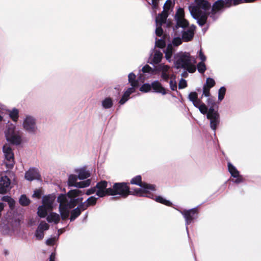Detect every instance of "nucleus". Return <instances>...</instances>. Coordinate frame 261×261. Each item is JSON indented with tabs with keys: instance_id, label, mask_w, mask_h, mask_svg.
Masks as SVG:
<instances>
[{
	"instance_id": "cd10ccee",
	"label": "nucleus",
	"mask_w": 261,
	"mask_h": 261,
	"mask_svg": "<svg viewBox=\"0 0 261 261\" xmlns=\"http://www.w3.org/2000/svg\"><path fill=\"white\" fill-rule=\"evenodd\" d=\"M75 172L78 175L79 179H84L90 176V173L84 168L76 169Z\"/></svg>"
},
{
	"instance_id": "393cba45",
	"label": "nucleus",
	"mask_w": 261,
	"mask_h": 261,
	"mask_svg": "<svg viewBox=\"0 0 261 261\" xmlns=\"http://www.w3.org/2000/svg\"><path fill=\"white\" fill-rule=\"evenodd\" d=\"M151 87L154 92L160 93L163 95L166 94L165 89L162 86L161 84L158 81H154L151 84Z\"/></svg>"
},
{
	"instance_id": "bf43d9fd",
	"label": "nucleus",
	"mask_w": 261,
	"mask_h": 261,
	"mask_svg": "<svg viewBox=\"0 0 261 261\" xmlns=\"http://www.w3.org/2000/svg\"><path fill=\"white\" fill-rule=\"evenodd\" d=\"M211 101V98H208L207 99V102L208 103H210Z\"/></svg>"
},
{
	"instance_id": "37998d69",
	"label": "nucleus",
	"mask_w": 261,
	"mask_h": 261,
	"mask_svg": "<svg viewBox=\"0 0 261 261\" xmlns=\"http://www.w3.org/2000/svg\"><path fill=\"white\" fill-rule=\"evenodd\" d=\"M43 230L37 228V229L35 233V237L38 240H41L44 237V233Z\"/></svg>"
},
{
	"instance_id": "8fccbe9b",
	"label": "nucleus",
	"mask_w": 261,
	"mask_h": 261,
	"mask_svg": "<svg viewBox=\"0 0 261 261\" xmlns=\"http://www.w3.org/2000/svg\"><path fill=\"white\" fill-rule=\"evenodd\" d=\"M142 71L143 72H149L153 73L154 70L148 65H145L142 68Z\"/></svg>"
},
{
	"instance_id": "6ab92c4d",
	"label": "nucleus",
	"mask_w": 261,
	"mask_h": 261,
	"mask_svg": "<svg viewBox=\"0 0 261 261\" xmlns=\"http://www.w3.org/2000/svg\"><path fill=\"white\" fill-rule=\"evenodd\" d=\"M229 0H219L217 1L213 6L211 10L213 14H215L219 10L222 9L224 6L229 7L230 5H228Z\"/></svg>"
},
{
	"instance_id": "6e6d98bb",
	"label": "nucleus",
	"mask_w": 261,
	"mask_h": 261,
	"mask_svg": "<svg viewBox=\"0 0 261 261\" xmlns=\"http://www.w3.org/2000/svg\"><path fill=\"white\" fill-rule=\"evenodd\" d=\"M199 57L200 59L201 60V62H204L206 60V57L202 53L201 49H200V51H199Z\"/></svg>"
},
{
	"instance_id": "58836bf2",
	"label": "nucleus",
	"mask_w": 261,
	"mask_h": 261,
	"mask_svg": "<svg viewBox=\"0 0 261 261\" xmlns=\"http://www.w3.org/2000/svg\"><path fill=\"white\" fill-rule=\"evenodd\" d=\"M2 199L3 201L8 202L10 207H12L14 205V200L8 196H3Z\"/></svg>"
},
{
	"instance_id": "9b49d317",
	"label": "nucleus",
	"mask_w": 261,
	"mask_h": 261,
	"mask_svg": "<svg viewBox=\"0 0 261 261\" xmlns=\"http://www.w3.org/2000/svg\"><path fill=\"white\" fill-rule=\"evenodd\" d=\"M189 99L192 102L193 105L197 108L203 114H206L207 112V106L201 100L198 98V94L195 92H191L188 96Z\"/></svg>"
},
{
	"instance_id": "7ed1b4c3",
	"label": "nucleus",
	"mask_w": 261,
	"mask_h": 261,
	"mask_svg": "<svg viewBox=\"0 0 261 261\" xmlns=\"http://www.w3.org/2000/svg\"><path fill=\"white\" fill-rule=\"evenodd\" d=\"M174 66L177 69L184 68L190 73L196 70V60L192 58L189 53H180L174 56Z\"/></svg>"
},
{
	"instance_id": "2eb2a0df",
	"label": "nucleus",
	"mask_w": 261,
	"mask_h": 261,
	"mask_svg": "<svg viewBox=\"0 0 261 261\" xmlns=\"http://www.w3.org/2000/svg\"><path fill=\"white\" fill-rule=\"evenodd\" d=\"M185 13L182 8H179L176 13L175 18L177 25L182 28H186L189 25V23L185 18Z\"/></svg>"
},
{
	"instance_id": "de8ad7c7",
	"label": "nucleus",
	"mask_w": 261,
	"mask_h": 261,
	"mask_svg": "<svg viewBox=\"0 0 261 261\" xmlns=\"http://www.w3.org/2000/svg\"><path fill=\"white\" fill-rule=\"evenodd\" d=\"M155 46L160 48H163L165 46V42L163 40H158L155 42Z\"/></svg>"
},
{
	"instance_id": "f704fd0d",
	"label": "nucleus",
	"mask_w": 261,
	"mask_h": 261,
	"mask_svg": "<svg viewBox=\"0 0 261 261\" xmlns=\"http://www.w3.org/2000/svg\"><path fill=\"white\" fill-rule=\"evenodd\" d=\"M148 4L150 5L154 12H156V10L158 8V4L159 0H146Z\"/></svg>"
},
{
	"instance_id": "5701e85b",
	"label": "nucleus",
	"mask_w": 261,
	"mask_h": 261,
	"mask_svg": "<svg viewBox=\"0 0 261 261\" xmlns=\"http://www.w3.org/2000/svg\"><path fill=\"white\" fill-rule=\"evenodd\" d=\"M39 177V173L38 170L35 169H29L25 174V178L28 180H33L35 179L38 178Z\"/></svg>"
},
{
	"instance_id": "7c9ffc66",
	"label": "nucleus",
	"mask_w": 261,
	"mask_h": 261,
	"mask_svg": "<svg viewBox=\"0 0 261 261\" xmlns=\"http://www.w3.org/2000/svg\"><path fill=\"white\" fill-rule=\"evenodd\" d=\"M151 198L154 199V200H155L156 202L162 203L166 205L170 206L171 205V202L170 201L165 199L161 196H155V198L151 197Z\"/></svg>"
},
{
	"instance_id": "09e8293b",
	"label": "nucleus",
	"mask_w": 261,
	"mask_h": 261,
	"mask_svg": "<svg viewBox=\"0 0 261 261\" xmlns=\"http://www.w3.org/2000/svg\"><path fill=\"white\" fill-rule=\"evenodd\" d=\"M7 111L6 108L2 105H0V121H3L4 117V114Z\"/></svg>"
},
{
	"instance_id": "f3484780",
	"label": "nucleus",
	"mask_w": 261,
	"mask_h": 261,
	"mask_svg": "<svg viewBox=\"0 0 261 261\" xmlns=\"http://www.w3.org/2000/svg\"><path fill=\"white\" fill-rule=\"evenodd\" d=\"M107 187V182L106 181H102L98 182L95 187L96 195L100 197L109 195L108 190L111 188H106Z\"/></svg>"
},
{
	"instance_id": "864d4df0",
	"label": "nucleus",
	"mask_w": 261,
	"mask_h": 261,
	"mask_svg": "<svg viewBox=\"0 0 261 261\" xmlns=\"http://www.w3.org/2000/svg\"><path fill=\"white\" fill-rule=\"evenodd\" d=\"M243 3V0H229L228 5H230V6L232 3L233 5H237Z\"/></svg>"
},
{
	"instance_id": "ea45409f",
	"label": "nucleus",
	"mask_w": 261,
	"mask_h": 261,
	"mask_svg": "<svg viewBox=\"0 0 261 261\" xmlns=\"http://www.w3.org/2000/svg\"><path fill=\"white\" fill-rule=\"evenodd\" d=\"M151 85L148 84H143L140 88V90L143 92H148L150 91Z\"/></svg>"
},
{
	"instance_id": "79ce46f5",
	"label": "nucleus",
	"mask_w": 261,
	"mask_h": 261,
	"mask_svg": "<svg viewBox=\"0 0 261 261\" xmlns=\"http://www.w3.org/2000/svg\"><path fill=\"white\" fill-rule=\"evenodd\" d=\"M163 22H158L157 23V22L156 21V30H155V33H156V35L159 36H161L162 34H163V30L161 28V25L163 23Z\"/></svg>"
},
{
	"instance_id": "2f4dec72",
	"label": "nucleus",
	"mask_w": 261,
	"mask_h": 261,
	"mask_svg": "<svg viewBox=\"0 0 261 261\" xmlns=\"http://www.w3.org/2000/svg\"><path fill=\"white\" fill-rule=\"evenodd\" d=\"M102 106L105 109H110L113 106V101L111 98L108 97L101 102Z\"/></svg>"
},
{
	"instance_id": "13d9d810",
	"label": "nucleus",
	"mask_w": 261,
	"mask_h": 261,
	"mask_svg": "<svg viewBox=\"0 0 261 261\" xmlns=\"http://www.w3.org/2000/svg\"><path fill=\"white\" fill-rule=\"evenodd\" d=\"M56 256V255L55 252L52 253L49 256L48 261H55Z\"/></svg>"
},
{
	"instance_id": "0eeeda50",
	"label": "nucleus",
	"mask_w": 261,
	"mask_h": 261,
	"mask_svg": "<svg viewBox=\"0 0 261 261\" xmlns=\"http://www.w3.org/2000/svg\"><path fill=\"white\" fill-rule=\"evenodd\" d=\"M22 127L24 131L30 135H35L38 132L36 119L31 115H26L24 117L22 122Z\"/></svg>"
},
{
	"instance_id": "dca6fc26",
	"label": "nucleus",
	"mask_w": 261,
	"mask_h": 261,
	"mask_svg": "<svg viewBox=\"0 0 261 261\" xmlns=\"http://www.w3.org/2000/svg\"><path fill=\"white\" fill-rule=\"evenodd\" d=\"M173 4L171 0H167L164 5V10L162 13L158 15L155 19L158 22H164L168 16V11L172 7Z\"/></svg>"
},
{
	"instance_id": "f03ea898",
	"label": "nucleus",
	"mask_w": 261,
	"mask_h": 261,
	"mask_svg": "<svg viewBox=\"0 0 261 261\" xmlns=\"http://www.w3.org/2000/svg\"><path fill=\"white\" fill-rule=\"evenodd\" d=\"M195 2L196 6H190L189 10L193 17L197 19L198 24L202 26L206 22L211 5L207 0H195Z\"/></svg>"
},
{
	"instance_id": "5fc2aeb1",
	"label": "nucleus",
	"mask_w": 261,
	"mask_h": 261,
	"mask_svg": "<svg viewBox=\"0 0 261 261\" xmlns=\"http://www.w3.org/2000/svg\"><path fill=\"white\" fill-rule=\"evenodd\" d=\"M56 241V238H49L46 241V244L47 245H53Z\"/></svg>"
},
{
	"instance_id": "c756f323",
	"label": "nucleus",
	"mask_w": 261,
	"mask_h": 261,
	"mask_svg": "<svg viewBox=\"0 0 261 261\" xmlns=\"http://www.w3.org/2000/svg\"><path fill=\"white\" fill-rule=\"evenodd\" d=\"M83 206L82 205H79L78 207H77L76 208L74 209L71 212V215L70 217L71 221L74 220L76 217H77L81 213V210H83Z\"/></svg>"
},
{
	"instance_id": "a878e982",
	"label": "nucleus",
	"mask_w": 261,
	"mask_h": 261,
	"mask_svg": "<svg viewBox=\"0 0 261 261\" xmlns=\"http://www.w3.org/2000/svg\"><path fill=\"white\" fill-rule=\"evenodd\" d=\"M46 217L47 221L49 223L54 222L57 224L59 223L60 220V215L57 213L54 212L50 213L49 215H47Z\"/></svg>"
},
{
	"instance_id": "473e14b6",
	"label": "nucleus",
	"mask_w": 261,
	"mask_h": 261,
	"mask_svg": "<svg viewBox=\"0 0 261 261\" xmlns=\"http://www.w3.org/2000/svg\"><path fill=\"white\" fill-rule=\"evenodd\" d=\"M163 58V54L159 51H155L153 58V62L155 64L160 62Z\"/></svg>"
},
{
	"instance_id": "4c0bfd02",
	"label": "nucleus",
	"mask_w": 261,
	"mask_h": 261,
	"mask_svg": "<svg viewBox=\"0 0 261 261\" xmlns=\"http://www.w3.org/2000/svg\"><path fill=\"white\" fill-rule=\"evenodd\" d=\"M215 85V81L214 79L208 77L206 80L205 84L203 85L204 86L211 89Z\"/></svg>"
},
{
	"instance_id": "4468645a",
	"label": "nucleus",
	"mask_w": 261,
	"mask_h": 261,
	"mask_svg": "<svg viewBox=\"0 0 261 261\" xmlns=\"http://www.w3.org/2000/svg\"><path fill=\"white\" fill-rule=\"evenodd\" d=\"M78 177L76 175H70L68 177V183L69 186H74L79 188H83L88 187L90 185V180L89 179L77 182Z\"/></svg>"
},
{
	"instance_id": "6e6552de",
	"label": "nucleus",
	"mask_w": 261,
	"mask_h": 261,
	"mask_svg": "<svg viewBox=\"0 0 261 261\" xmlns=\"http://www.w3.org/2000/svg\"><path fill=\"white\" fill-rule=\"evenodd\" d=\"M109 195H119L122 197H126L129 194H132V191H129L127 185L124 182L115 183L113 188L108 190Z\"/></svg>"
},
{
	"instance_id": "bb28decb",
	"label": "nucleus",
	"mask_w": 261,
	"mask_h": 261,
	"mask_svg": "<svg viewBox=\"0 0 261 261\" xmlns=\"http://www.w3.org/2000/svg\"><path fill=\"white\" fill-rule=\"evenodd\" d=\"M8 112L10 118L13 120V121L17 122L19 118V110L16 108H13L12 110H8Z\"/></svg>"
},
{
	"instance_id": "1a4fd4ad",
	"label": "nucleus",
	"mask_w": 261,
	"mask_h": 261,
	"mask_svg": "<svg viewBox=\"0 0 261 261\" xmlns=\"http://www.w3.org/2000/svg\"><path fill=\"white\" fill-rule=\"evenodd\" d=\"M13 174V173L8 169L0 173V194H6L11 189V181L8 176Z\"/></svg>"
},
{
	"instance_id": "a211bd4d",
	"label": "nucleus",
	"mask_w": 261,
	"mask_h": 261,
	"mask_svg": "<svg viewBox=\"0 0 261 261\" xmlns=\"http://www.w3.org/2000/svg\"><path fill=\"white\" fill-rule=\"evenodd\" d=\"M180 212L184 216L186 224L191 223L192 221L197 217V212L196 208H192L190 210H184Z\"/></svg>"
},
{
	"instance_id": "72a5a7b5",
	"label": "nucleus",
	"mask_w": 261,
	"mask_h": 261,
	"mask_svg": "<svg viewBox=\"0 0 261 261\" xmlns=\"http://www.w3.org/2000/svg\"><path fill=\"white\" fill-rule=\"evenodd\" d=\"M136 75L133 73H130L128 75V81L130 83L131 86L138 87V83L137 81L135 80Z\"/></svg>"
},
{
	"instance_id": "a19ab883",
	"label": "nucleus",
	"mask_w": 261,
	"mask_h": 261,
	"mask_svg": "<svg viewBox=\"0 0 261 261\" xmlns=\"http://www.w3.org/2000/svg\"><path fill=\"white\" fill-rule=\"evenodd\" d=\"M197 69L199 72L204 73L206 70V66L203 62H200L198 64Z\"/></svg>"
},
{
	"instance_id": "412c9836",
	"label": "nucleus",
	"mask_w": 261,
	"mask_h": 261,
	"mask_svg": "<svg viewBox=\"0 0 261 261\" xmlns=\"http://www.w3.org/2000/svg\"><path fill=\"white\" fill-rule=\"evenodd\" d=\"M195 27L191 25L188 27L187 30L184 31L182 33V39L186 42L190 41L193 37Z\"/></svg>"
},
{
	"instance_id": "603ef678",
	"label": "nucleus",
	"mask_w": 261,
	"mask_h": 261,
	"mask_svg": "<svg viewBox=\"0 0 261 261\" xmlns=\"http://www.w3.org/2000/svg\"><path fill=\"white\" fill-rule=\"evenodd\" d=\"M187 82L184 79H181L179 82L178 87L179 89H183L187 87Z\"/></svg>"
},
{
	"instance_id": "a18cd8bd",
	"label": "nucleus",
	"mask_w": 261,
	"mask_h": 261,
	"mask_svg": "<svg viewBox=\"0 0 261 261\" xmlns=\"http://www.w3.org/2000/svg\"><path fill=\"white\" fill-rule=\"evenodd\" d=\"M38 228L41 229L43 231L47 230L49 228V225L44 221H42L40 222Z\"/></svg>"
},
{
	"instance_id": "39448f33",
	"label": "nucleus",
	"mask_w": 261,
	"mask_h": 261,
	"mask_svg": "<svg viewBox=\"0 0 261 261\" xmlns=\"http://www.w3.org/2000/svg\"><path fill=\"white\" fill-rule=\"evenodd\" d=\"M56 196L55 194H49L43 196L42 204L38 207L37 214L41 218L47 216L48 212L51 211L56 206L55 200Z\"/></svg>"
},
{
	"instance_id": "49530a36",
	"label": "nucleus",
	"mask_w": 261,
	"mask_h": 261,
	"mask_svg": "<svg viewBox=\"0 0 261 261\" xmlns=\"http://www.w3.org/2000/svg\"><path fill=\"white\" fill-rule=\"evenodd\" d=\"M42 195V191L40 189L36 190L34 191L32 195L33 198H40Z\"/></svg>"
},
{
	"instance_id": "9d476101",
	"label": "nucleus",
	"mask_w": 261,
	"mask_h": 261,
	"mask_svg": "<svg viewBox=\"0 0 261 261\" xmlns=\"http://www.w3.org/2000/svg\"><path fill=\"white\" fill-rule=\"evenodd\" d=\"M3 152L6 160L4 164L6 168L8 170L12 169L15 164L14 155L9 144L6 143L3 146Z\"/></svg>"
},
{
	"instance_id": "f257e3e1",
	"label": "nucleus",
	"mask_w": 261,
	"mask_h": 261,
	"mask_svg": "<svg viewBox=\"0 0 261 261\" xmlns=\"http://www.w3.org/2000/svg\"><path fill=\"white\" fill-rule=\"evenodd\" d=\"M82 191L79 190L69 191L67 195L61 194L58 197L59 203V212L63 220L69 215L70 210L83 200Z\"/></svg>"
},
{
	"instance_id": "c9c22d12",
	"label": "nucleus",
	"mask_w": 261,
	"mask_h": 261,
	"mask_svg": "<svg viewBox=\"0 0 261 261\" xmlns=\"http://www.w3.org/2000/svg\"><path fill=\"white\" fill-rule=\"evenodd\" d=\"M19 203L23 206L28 205L30 203V200L25 195H22L19 199Z\"/></svg>"
},
{
	"instance_id": "4be33fe9",
	"label": "nucleus",
	"mask_w": 261,
	"mask_h": 261,
	"mask_svg": "<svg viewBox=\"0 0 261 261\" xmlns=\"http://www.w3.org/2000/svg\"><path fill=\"white\" fill-rule=\"evenodd\" d=\"M170 68V66L164 64H161L158 67V70L162 72V78L166 81H167L169 77Z\"/></svg>"
},
{
	"instance_id": "aec40b11",
	"label": "nucleus",
	"mask_w": 261,
	"mask_h": 261,
	"mask_svg": "<svg viewBox=\"0 0 261 261\" xmlns=\"http://www.w3.org/2000/svg\"><path fill=\"white\" fill-rule=\"evenodd\" d=\"M228 169L231 176L234 178H236V179L234 180L235 182L239 183L242 181V177L240 175L239 171L230 163H228Z\"/></svg>"
},
{
	"instance_id": "b1692460",
	"label": "nucleus",
	"mask_w": 261,
	"mask_h": 261,
	"mask_svg": "<svg viewBox=\"0 0 261 261\" xmlns=\"http://www.w3.org/2000/svg\"><path fill=\"white\" fill-rule=\"evenodd\" d=\"M137 87L132 86L128 88L124 93L119 103L121 105L124 104L129 98V95L135 91V88Z\"/></svg>"
},
{
	"instance_id": "c85d7f7f",
	"label": "nucleus",
	"mask_w": 261,
	"mask_h": 261,
	"mask_svg": "<svg viewBox=\"0 0 261 261\" xmlns=\"http://www.w3.org/2000/svg\"><path fill=\"white\" fill-rule=\"evenodd\" d=\"M97 198L91 196L89 197L85 202H84L82 205L83 206V210H85L90 205H94L96 202Z\"/></svg>"
},
{
	"instance_id": "c03bdc74",
	"label": "nucleus",
	"mask_w": 261,
	"mask_h": 261,
	"mask_svg": "<svg viewBox=\"0 0 261 261\" xmlns=\"http://www.w3.org/2000/svg\"><path fill=\"white\" fill-rule=\"evenodd\" d=\"M170 86L172 90H175L176 89V82L175 81V77L174 76L171 77V80L170 81Z\"/></svg>"
},
{
	"instance_id": "4d7b16f0",
	"label": "nucleus",
	"mask_w": 261,
	"mask_h": 261,
	"mask_svg": "<svg viewBox=\"0 0 261 261\" xmlns=\"http://www.w3.org/2000/svg\"><path fill=\"white\" fill-rule=\"evenodd\" d=\"M95 192H96V189H95V188H91V189H88L86 191V194L87 195H89L93 194Z\"/></svg>"
},
{
	"instance_id": "20e7f679",
	"label": "nucleus",
	"mask_w": 261,
	"mask_h": 261,
	"mask_svg": "<svg viewBox=\"0 0 261 261\" xmlns=\"http://www.w3.org/2000/svg\"><path fill=\"white\" fill-rule=\"evenodd\" d=\"M4 135L7 141L11 144L18 145L22 142L20 132L16 130V126L12 123L7 124L4 130Z\"/></svg>"
},
{
	"instance_id": "ddd939ff",
	"label": "nucleus",
	"mask_w": 261,
	"mask_h": 261,
	"mask_svg": "<svg viewBox=\"0 0 261 261\" xmlns=\"http://www.w3.org/2000/svg\"><path fill=\"white\" fill-rule=\"evenodd\" d=\"M181 43L182 41L180 37H175L172 40V44H169L168 45L166 49L164 51V53L165 54V58L169 62H171L172 54L174 51V49L172 45H174V46H177L181 44Z\"/></svg>"
},
{
	"instance_id": "f8f14e48",
	"label": "nucleus",
	"mask_w": 261,
	"mask_h": 261,
	"mask_svg": "<svg viewBox=\"0 0 261 261\" xmlns=\"http://www.w3.org/2000/svg\"><path fill=\"white\" fill-rule=\"evenodd\" d=\"M206 114H207L206 116L207 119L210 120L211 128L215 130L220 122L219 114L217 111H215L213 108H210L208 110H207V112Z\"/></svg>"
},
{
	"instance_id": "3c124183",
	"label": "nucleus",
	"mask_w": 261,
	"mask_h": 261,
	"mask_svg": "<svg viewBox=\"0 0 261 261\" xmlns=\"http://www.w3.org/2000/svg\"><path fill=\"white\" fill-rule=\"evenodd\" d=\"M210 88H208L203 86L202 96H204L205 97H209L210 95Z\"/></svg>"
},
{
	"instance_id": "423d86ee",
	"label": "nucleus",
	"mask_w": 261,
	"mask_h": 261,
	"mask_svg": "<svg viewBox=\"0 0 261 261\" xmlns=\"http://www.w3.org/2000/svg\"><path fill=\"white\" fill-rule=\"evenodd\" d=\"M130 183L134 185H137L141 187L140 188L132 191V194L136 195L139 196H147L150 197V193L152 191L155 190V187L154 185L142 183L141 182V177L140 175L136 176L130 180Z\"/></svg>"
},
{
	"instance_id": "e433bc0d",
	"label": "nucleus",
	"mask_w": 261,
	"mask_h": 261,
	"mask_svg": "<svg viewBox=\"0 0 261 261\" xmlns=\"http://www.w3.org/2000/svg\"><path fill=\"white\" fill-rule=\"evenodd\" d=\"M226 93V88L224 87H222L220 88L218 91V100L222 101L225 96Z\"/></svg>"
}]
</instances>
